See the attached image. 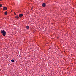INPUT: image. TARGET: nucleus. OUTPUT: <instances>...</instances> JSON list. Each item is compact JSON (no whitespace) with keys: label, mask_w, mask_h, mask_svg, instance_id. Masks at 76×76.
I'll return each mask as SVG.
<instances>
[{"label":"nucleus","mask_w":76,"mask_h":76,"mask_svg":"<svg viewBox=\"0 0 76 76\" xmlns=\"http://www.w3.org/2000/svg\"><path fill=\"white\" fill-rule=\"evenodd\" d=\"M1 33L2 34L3 36H6V31L4 30H1Z\"/></svg>","instance_id":"f257e3e1"},{"label":"nucleus","mask_w":76,"mask_h":76,"mask_svg":"<svg viewBox=\"0 0 76 76\" xmlns=\"http://www.w3.org/2000/svg\"><path fill=\"white\" fill-rule=\"evenodd\" d=\"M23 15L22 14H20L19 15V18H21L23 16Z\"/></svg>","instance_id":"f03ea898"},{"label":"nucleus","mask_w":76,"mask_h":76,"mask_svg":"<svg viewBox=\"0 0 76 76\" xmlns=\"http://www.w3.org/2000/svg\"><path fill=\"white\" fill-rule=\"evenodd\" d=\"M3 10H7V7H3Z\"/></svg>","instance_id":"7ed1b4c3"},{"label":"nucleus","mask_w":76,"mask_h":76,"mask_svg":"<svg viewBox=\"0 0 76 76\" xmlns=\"http://www.w3.org/2000/svg\"><path fill=\"white\" fill-rule=\"evenodd\" d=\"M45 6H46L45 3H43L42 4V6H43V7H45Z\"/></svg>","instance_id":"20e7f679"},{"label":"nucleus","mask_w":76,"mask_h":76,"mask_svg":"<svg viewBox=\"0 0 76 76\" xmlns=\"http://www.w3.org/2000/svg\"><path fill=\"white\" fill-rule=\"evenodd\" d=\"M15 18L16 19H19V16L18 15H16L15 16Z\"/></svg>","instance_id":"39448f33"},{"label":"nucleus","mask_w":76,"mask_h":76,"mask_svg":"<svg viewBox=\"0 0 76 76\" xmlns=\"http://www.w3.org/2000/svg\"><path fill=\"white\" fill-rule=\"evenodd\" d=\"M4 14L5 15H7V11H6L5 12Z\"/></svg>","instance_id":"423d86ee"},{"label":"nucleus","mask_w":76,"mask_h":76,"mask_svg":"<svg viewBox=\"0 0 76 76\" xmlns=\"http://www.w3.org/2000/svg\"><path fill=\"white\" fill-rule=\"evenodd\" d=\"M11 61L12 63H14V62H15V60L14 59H12L11 60Z\"/></svg>","instance_id":"0eeeda50"},{"label":"nucleus","mask_w":76,"mask_h":76,"mask_svg":"<svg viewBox=\"0 0 76 76\" xmlns=\"http://www.w3.org/2000/svg\"><path fill=\"white\" fill-rule=\"evenodd\" d=\"M26 28L27 29H29V26H27Z\"/></svg>","instance_id":"6e6552de"},{"label":"nucleus","mask_w":76,"mask_h":76,"mask_svg":"<svg viewBox=\"0 0 76 76\" xmlns=\"http://www.w3.org/2000/svg\"><path fill=\"white\" fill-rule=\"evenodd\" d=\"M2 6V5L1 4H0V7H1Z\"/></svg>","instance_id":"1a4fd4ad"},{"label":"nucleus","mask_w":76,"mask_h":76,"mask_svg":"<svg viewBox=\"0 0 76 76\" xmlns=\"http://www.w3.org/2000/svg\"><path fill=\"white\" fill-rule=\"evenodd\" d=\"M14 14L15 15H16V13H15V12H14Z\"/></svg>","instance_id":"9d476101"},{"label":"nucleus","mask_w":76,"mask_h":76,"mask_svg":"<svg viewBox=\"0 0 76 76\" xmlns=\"http://www.w3.org/2000/svg\"><path fill=\"white\" fill-rule=\"evenodd\" d=\"M58 39V37L57 38V39Z\"/></svg>","instance_id":"9b49d317"},{"label":"nucleus","mask_w":76,"mask_h":76,"mask_svg":"<svg viewBox=\"0 0 76 76\" xmlns=\"http://www.w3.org/2000/svg\"><path fill=\"white\" fill-rule=\"evenodd\" d=\"M1 0H0V1H1Z\"/></svg>","instance_id":"f8f14e48"},{"label":"nucleus","mask_w":76,"mask_h":76,"mask_svg":"<svg viewBox=\"0 0 76 76\" xmlns=\"http://www.w3.org/2000/svg\"><path fill=\"white\" fill-rule=\"evenodd\" d=\"M41 76H43V75H42Z\"/></svg>","instance_id":"ddd939ff"},{"label":"nucleus","mask_w":76,"mask_h":76,"mask_svg":"<svg viewBox=\"0 0 76 76\" xmlns=\"http://www.w3.org/2000/svg\"><path fill=\"white\" fill-rule=\"evenodd\" d=\"M11 12H12V10L11 11Z\"/></svg>","instance_id":"4468645a"}]
</instances>
